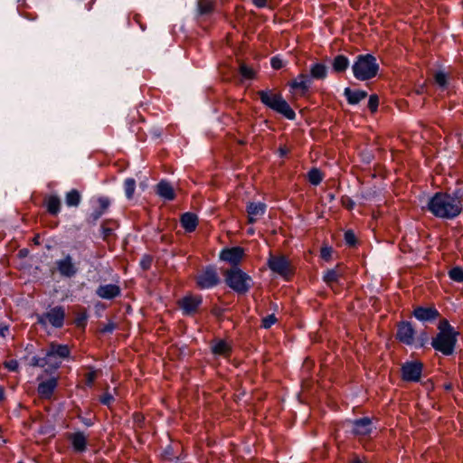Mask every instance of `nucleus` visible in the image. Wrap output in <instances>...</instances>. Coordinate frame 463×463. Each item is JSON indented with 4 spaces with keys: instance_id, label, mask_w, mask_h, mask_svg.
Here are the masks:
<instances>
[{
    "instance_id": "1",
    "label": "nucleus",
    "mask_w": 463,
    "mask_h": 463,
    "mask_svg": "<svg viewBox=\"0 0 463 463\" xmlns=\"http://www.w3.org/2000/svg\"><path fill=\"white\" fill-rule=\"evenodd\" d=\"M461 199L456 194L438 192L428 202L427 209L435 217L452 220L462 212Z\"/></svg>"
},
{
    "instance_id": "2",
    "label": "nucleus",
    "mask_w": 463,
    "mask_h": 463,
    "mask_svg": "<svg viewBox=\"0 0 463 463\" xmlns=\"http://www.w3.org/2000/svg\"><path fill=\"white\" fill-rule=\"evenodd\" d=\"M258 94L261 102L269 109L283 115L288 119L295 118L296 114L294 110L281 95L273 93L269 90H260Z\"/></svg>"
},
{
    "instance_id": "3",
    "label": "nucleus",
    "mask_w": 463,
    "mask_h": 463,
    "mask_svg": "<svg viewBox=\"0 0 463 463\" xmlns=\"http://www.w3.org/2000/svg\"><path fill=\"white\" fill-rule=\"evenodd\" d=\"M354 76L359 80H365L376 75V60L372 54L359 55L353 64Z\"/></svg>"
},
{
    "instance_id": "4",
    "label": "nucleus",
    "mask_w": 463,
    "mask_h": 463,
    "mask_svg": "<svg viewBox=\"0 0 463 463\" xmlns=\"http://www.w3.org/2000/svg\"><path fill=\"white\" fill-rule=\"evenodd\" d=\"M225 280L238 293L247 292L251 286V278L237 267L226 271Z\"/></svg>"
},
{
    "instance_id": "5",
    "label": "nucleus",
    "mask_w": 463,
    "mask_h": 463,
    "mask_svg": "<svg viewBox=\"0 0 463 463\" xmlns=\"http://www.w3.org/2000/svg\"><path fill=\"white\" fill-rule=\"evenodd\" d=\"M457 334H445L439 332L435 338L432 339L431 345L433 348L444 355H450L454 352L457 342Z\"/></svg>"
},
{
    "instance_id": "6",
    "label": "nucleus",
    "mask_w": 463,
    "mask_h": 463,
    "mask_svg": "<svg viewBox=\"0 0 463 463\" xmlns=\"http://www.w3.org/2000/svg\"><path fill=\"white\" fill-rule=\"evenodd\" d=\"M415 330L410 322H402L398 326L397 338L407 345H416ZM419 346L423 345V341L420 340L417 344Z\"/></svg>"
},
{
    "instance_id": "7",
    "label": "nucleus",
    "mask_w": 463,
    "mask_h": 463,
    "mask_svg": "<svg viewBox=\"0 0 463 463\" xmlns=\"http://www.w3.org/2000/svg\"><path fill=\"white\" fill-rule=\"evenodd\" d=\"M269 269L279 275L286 278L291 274V265L285 256L270 255L268 260Z\"/></svg>"
},
{
    "instance_id": "8",
    "label": "nucleus",
    "mask_w": 463,
    "mask_h": 463,
    "mask_svg": "<svg viewBox=\"0 0 463 463\" xmlns=\"http://www.w3.org/2000/svg\"><path fill=\"white\" fill-rule=\"evenodd\" d=\"M423 364L419 361L406 362L402 366V376L406 382H419Z\"/></svg>"
},
{
    "instance_id": "9",
    "label": "nucleus",
    "mask_w": 463,
    "mask_h": 463,
    "mask_svg": "<svg viewBox=\"0 0 463 463\" xmlns=\"http://www.w3.org/2000/svg\"><path fill=\"white\" fill-rule=\"evenodd\" d=\"M64 311L61 307H54L46 314L39 317L42 324L50 323L55 327H61L63 325Z\"/></svg>"
},
{
    "instance_id": "10",
    "label": "nucleus",
    "mask_w": 463,
    "mask_h": 463,
    "mask_svg": "<svg viewBox=\"0 0 463 463\" xmlns=\"http://www.w3.org/2000/svg\"><path fill=\"white\" fill-rule=\"evenodd\" d=\"M219 282V278L216 273V271L212 269L208 268L205 270H203L201 274L197 277V285L201 288H209L213 286H215Z\"/></svg>"
},
{
    "instance_id": "11",
    "label": "nucleus",
    "mask_w": 463,
    "mask_h": 463,
    "mask_svg": "<svg viewBox=\"0 0 463 463\" xmlns=\"http://www.w3.org/2000/svg\"><path fill=\"white\" fill-rule=\"evenodd\" d=\"M202 302L200 296H186L180 300L179 304L184 313L186 315L193 314Z\"/></svg>"
},
{
    "instance_id": "12",
    "label": "nucleus",
    "mask_w": 463,
    "mask_h": 463,
    "mask_svg": "<svg viewBox=\"0 0 463 463\" xmlns=\"http://www.w3.org/2000/svg\"><path fill=\"white\" fill-rule=\"evenodd\" d=\"M56 266L61 273L64 277L71 278L77 272V268L72 262V259L70 256L65 257L62 260L56 261Z\"/></svg>"
},
{
    "instance_id": "13",
    "label": "nucleus",
    "mask_w": 463,
    "mask_h": 463,
    "mask_svg": "<svg viewBox=\"0 0 463 463\" xmlns=\"http://www.w3.org/2000/svg\"><path fill=\"white\" fill-rule=\"evenodd\" d=\"M243 250L240 247L223 250L221 252L220 258L229 263L236 265L243 257Z\"/></svg>"
},
{
    "instance_id": "14",
    "label": "nucleus",
    "mask_w": 463,
    "mask_h": 463,
    "mask_svg": "<svg viewBox=\"0 0 463 463\" xmlns=\"http://www.w3.org/2000/svg\"><path fill=\"white\" fill-rule=\"evenodd\" d=\"M413 315L420 321H432L439 317V313L435 307H418Z\"/></svg>"
},
{
    "instance_id": "15",
    "label": "nucleus",
    "mask_w": 463,
    "mask_h": 463,
    "mask_svg": "<svg viewBox=\"0 0 463 463\" xmlns=\"http://www.w3.org/2000/svg\"><path fill=\"white\" fill-rule=\"evenodd\" d=\"M266 211V204L262 203H250L247 206V213L249 215V222L253 223L257 222Z\"/></svg>"
},
{
    "instance_id": "16",
    "label": "nucleus",
    "mask_w": 463,
    "mask_h": 463,
    "mask_svg": "<svg viewBox=\"0 0 463 463\" xmlns=\"http://www.w3.org/2000/svg\"><path fill=\"white\" fill-rule=\"evenodd\" d=\"M69 439L75 451L82 452L86 449L88 438L83 432L78 431L71 433L69 435Z\"/></svg>"
},
{
    "instance_id": "17",
    "label": "nucleus",
    "mask_w": 463,
    "mask_h": 463,
    "mask_svg": "<svg viewBox=\"0 0 463 463\" xmlns=\"http://www.w3.org/2000/svg\"><path fill=\"white\" fill-rule=\"evenodd\" d=\"M120 293V288L118 286L115 284H106L101 285L97 289V295L105 299H110L117 296H118Z\"/></svg>"
},
{
    "instance_id": "18",
    "label": "nucleus",
    "mask_w": 463,
    "mask_h": 463,
    "mask_svg": "<svg viewBox=\"0 0 463 463\" xmlns=\"http://www.w3.org/2000/svg\"><path fill=\"white\" fill-rule=\"evenodd\" d=\"M57 386V380L51 378L47 381L42 382L38 386V392L42 398L48 399L52 396L54 389Z\"/></svg>"
},
{
    "instance_id": "19",
    "label": "nucleus",
    "mask_w": 463,
    "mask_h": 463,
    "mask_svg": "<svg viewBox=\"0 0 463 463\" xmlns=\"http://www.w3.org/2000/svg\"><path fill=\"white\" fill-rule=\"evenodd\" d=\"M372 421L368 418L355 420L352 426V431L355 435L364 436L370 432Z\"/></svg>"
},
{
    "instance_id": "20",
    "label": "nucleus",
    "mask_w": 463,
    "mask_h": 463,
    "mask_svg": "<svg viewBox=\"0 0 463 463\" xmlns=\"http://www.w3.org/2000/svg\"><path fill=\"white\" fill-rule=\"evenodd\" d=\"M47 353L50 360L55 356L61 360L69 355L70 350L67 345L52 344Z\"/></svg>"
},
{
    "instance_id": "21",
    "label": "nucleus",
    "mask_w": 463,
    "mask_h": 463,
    "mask_svg": "<svg viewBox=\"0 0 463 463\" xmlns=\"http://www.w3.org/2000/svg\"><path fill=\"white\" fill-rule=\"evenodd\" d=\"M156 192L159 196L165 200H173L175 196L174 188L172 185L165 182L161 181L156 186Z\"/></svg>"
},
{
    "instance_id": "22",
    "label": "nucleus",
    "mask_w": 463,
    "mask_h": 463,
    "mask_svg": "<svg viewBox=\"0 0 463 463\" xmlns=\"http://www.w3.org/2000/svg\"><path fill=\"white\" fill-rule=\"evenodd\" d=\"M181 223L186 232H191L194 231L197 226V216L192 213H185L181 217Z\"/></svg>"
},
{
    "instance_id": "23",
    "label": "nucleus",
    "mask_w": 463,
    "mask_h": 463,
    "mask_svg": "<svg viewBox=\"0 0 463 463\" xmlns=\"http://www.w3.org/2000/svg\"><path fill=\"white\" fill-rule=\"evenodd\" d=\"M345 96L350 104H357L362 99H365L366 92L359 90H352L350 88L345 89Z\"/></svg>"
},
{
    "instance_id": "24",
    "label": "nucleus",
    "mask_w": 463,
    "mask_h": 463,
    "mask_svg": "<svg viewBox=\"0 0 463 463\" xmlns=\"http://www.w3.org/2000/svg\"><path fill=\"white\" fill-rule=\"evenodd\" d=\"M311 84V80L307 75L300 74L291 83L290 87L295 90L307 91Z\"/></svg>"
},
{
    "instance_id": "25",
    "label": "nucleus",
    "mask_w": 463,
    "mask_h": 463,
    "mask_svg": "<svg viewBox=\"0 0 463 463\" xmlns=\"http://www.w3.org/2000/svg\"><path fill=\"white\" fill-rule=\"evenodd\" d=\"M61 361L58 357L55 356V358H52V360L49 359L48 353H46L45 356L43 358H33V364L37 366H44L49 365L52 368H58L61 364Z\"/></svg>"
},
{
    "instance_id": "26",
    "label": "nucleus",
    "mask_w": 463,
    "mask_h": 463,
    "mask_svg": "<svg viewBox=\"0 0 463 463\" xmlns=\"http://www.w3.org/2000/svg\"><path fill=\"white\" fill-rule=\"evenodd\" d=\"M327 68L322 63H315L310 67V76L312 79L323 80L326 77Z\"/></svg>"
},
{
    "instance_id": "27",
    "label": "nucleus",
    "mask_w": 463,
    "mask_h": 463,
    "mask_svg": "<svg viewBox=\"0 0 463 463\" xmlns=\"http://www.w3.org/2000/svg\"><path fill=\"white\" fill-rule=\"evenodd\" d=\"M99 209L92 213L94 220H98L109 207L110 200L108 197L100 196L97 199Z\"/></svg>"
},
{
    "instance_id": "28",
    "label": "nucleus",
    "mask_w": 463,
    "mask_h": 463,
    "mask_svg": "<svg viewBox=\"0 0 463 463\" xmlns=\"http://www.w3.org/2000/svg\"><path fill=\"white\" fill-rule=\"evenodd\" d=\"M349 65L348 59L344 55H337L333 61V69L337 72L344 71Z\"/></svg>"
},
{
    "instance_id": "29",
    "label": "nucleus",
    "mask_w": 463,
    "mask_h": 463,
    "mask_svg": "<svg viewBox=\"0 0 463 463\" xmlns=\"http://www.w3.org/2000/svg\"><path fill=\"white\" fill-rule=\"evenodd\" d=\"M212 349L215 354L227 355L230 351V345L224 341H218L213 345Z\"/></svg>"
},
{
    "instance_id": "30",
    "label": "nucleus",
    "mask_w": 463,
    "mask_h": 463,
    "mask_svg": "<svg viewBox=\"0 0 463 463\" xmlns=\"http://www.w3.org/2000/svg\"><path fill=\"white\" fill-rule=\"evenodd\" d=\"M65 201L68 206H78L80 202V194L77 190H71L66 194Z\"/></svg>"
},
{
    "instance_id": "31",
    "label": "nucleus",
    "mask_w": 463,
    "mask_h": 463,
    "mask_svg": "<svg viewBox=\"0 0 463 463\" xmlns=\"http://www.w3.org/2000/svg\"><path fill=\"white\" fill-rule=\"evenodd\" d=\"M61 202L57 196H51L47 200V209L52 214H57L60 211Z\"/></svg>"
},
{
    "instance_id": "32",
    "label": "nucleus",
    "mask_w": 463,
    "mask_h": 463,
    "mask_svg": "<svg viewBox=\"0 0 463 463\" xmlns=\"http://www.w3.org/2000/svg\"><path fill=\"white\" fill-rule=\"evenodd\" d=\"M136 188V182L132 178H128L124 182V192L128 199H132Z\"/></svg>"
},
{
    "instance_id": "33",
    "label": "nucleus",
    "mask_w": 463,
    "mask_h": 463,
    "mask_svg": "<svg viewBox=\"0 0 463 463\" xmlns=\"http://www.w3.org/2000/svg\"><path fill=\"white\" fill-rule=\"evenodd\" d=\"M449 277L455 282H463V269L460 267H454L449 271Z\"/></svg>"
},
{
    "instance_id": "34",
    "label": "nucleus",
    "mask_w": 463,
    "mask_h": 463,
    "mask_svg": "<svg viewBox=\"0 0 463 463\" xmlns=\"http://www.w3.org/2000/svg\"><path fill=\"white\" fill-rule=\"evenodd\" d=\"M434 80L437 85L444 89L448 86V74L443 71H437L434 74Z\"/></svg>"
},
{
    "instance_id": "35",
    "label": "nucleus",
    "mask_w": 463,
    "mask_h": 463,
    "mask_svg": "<svg viewBox=\"0 0 463 463\" xmlns=\"http://www.w3.org/2000/svg\"><path fill=\"white\" fill-rule=\"evenodd\" d=\"M322 179V174L318 169L314 168L308 172V180L312 184L317 185Z\"/></svg>"
},
{
    "instance_id": "36",
    "label": "nucleus",
    "mask_w": 463,
    "mask_h": 463,
    "mask_svg": "<svg viewBox=\"0 0 463 463\" xmlns=\"http://www.w3.org/2000/svg\"><path fill=\"white\" fill-rule=\"evenodd\" d=\"M338 272L335 269H329L324 275V280L328 283L336 282L338 279Z\"/></svg>"
},
{
    "instance_id": "37",
    "label": "nucleus",
    "mask_w": 463,
    "mask_h": 463,
    "mask_svg": "<svg viewBox=\"0 0 463 463\" xmlns=\"http://www.w3.org/2000/svg\"><path fill=\"white\" fill-rule=\"evenodd\" d=\"M438 328H439V332H444L445 334H449V333L457 334L454 331V328L450 326L449 321L446 319L439 321Z\"/></svg>"
},
{
    "instance_id": "38",
    "label": "nucleus",
    "mask_w": 463,
    "mask_h": 463,
    "mask_svg": "<svg viewBox=\"0 0 463 463\" xmlns=\"http://www.w3.org/2000/svg\"><path fill=\"white\" fill-rule=\"evenodd\" d=\"M240 71L242 77L247 80L252 79L255 75V71L244 64L241 65Z\"/></svg>"
},
{
    "instance_id": "39",
    "label": "nucleus",
    "mask_w": 463,
    "mask_h": 463,
    "mask_svg": "<svg viewBox=\"0 0 463 463\" xmlns=\"http://www.w3.org/2000/svg\"><path fill=\"white\" fill-rule=\"evenodd\" d=\"M277 321V318L274 315H269L262 319V326L265 328H269L272 325H274Z\"/></svg>"
},
{
    "instance_id": "40",
    "label": "nucleus",
    "mask_w": 463,
    "mask_h": 463,
    "mask_svg": "<svg viewBox=\"0 0 463 463\" xmlns=\"http://www.w3.org/2000/svg\"><path fill=\"white\" fill-rule=\"evenodd\" d=\"M345 241L349 246H353L355 243V236L352 231H347L345 233Z\"/></svg>"
},
{
    "instance_id": "41",
    "label": "nucleus",
    "mask_w": 463,
    "mask_h": 463,
    "mask_svg": "<svg viewBox=\"0 0 463 463\" xmlns=\"http://www.w3.org/2000/svg\"><path fill=\"white\" fill-rule=\"evenodd\" d=\"M212 5L210 2L201 0L199 2V9L202 14L207 13L211 10Z\"/></svg>"
},
{
    "instance_id": "42",
    "label": "nucleus",
    "mask_w": 463,
    "mask_h": 463,
    "mask_svg": "<svg viewBox=\"0 0 463 463\" xmlns=\"http://www.w3.org/2000/svg\"><path fill=\"white\" fill-rule=\"evenodd\" d=\"M98 372L97 371H90L86 373V383L90 385L93 383L95 379L97 378Z\"/></svg>"
},
{
    "instance_id": "43",
    "label": "nucleus",
    "mask_w": 463,
    "mask_h": 463,
    "mask_svg": "<svg viewBox=\"0 0 463 463\" xmlns=\"http://www.w3.org/2000/svg\"><path fill=\"white\" fill-rule=\"evenodd\" d=\"M5 366L10 371H16L18 369V363L15 360H10L5 363Z\"/></svg>"
},
{
    "instance_id": "44",
    "label": "nucleus",
    "mask_w": 463,
    "mask_h": 463,
    "mask_svg": "<svg viewBox=\"0 0 463 463\" xmlns=\"http://www.w3.org/2000/svg\"><path fill=\"white\" fill-rule=\"evenodd\" d=\"M331 254H332V249L331 248H329V247H323L321 249V257L324 260H329L330 257H331Z\"/></svg>"
},
{
    "instance_id": "45",
    "label": "nucleus",
    "mask_w": 463,
    "mask_h": 463,
    "mask_svg": "<svg viewBox=\"0 0 463 463\" xmlns=\"http://www.w3.org/2000/svg\"><path fill=\"white\" fill-rule=\"evenodd\" d=\"M270 62H271L272 68H274L276 70L280 69L283 66L282 61L278 57L272 58Z\"/></svg>"
},
{
    "instance_id": "46",
    "label": "nucleus",
    "mask_w": 463,
    "mask_h": 463,
    "mask_svg": "<svg viewBox=\"0 0 463 463\" xmlns=\"http://www.w3.org/2000/svg\"><path fill=\"white\" fill-rule=\"evenodd\" d=\"M113 396L109 393L104 394L100 399L101 402L106 405H109L113 402Z\"/></svg>"
},
{
    "instance_id": "47",
    "label": "nucleus",
    "mask_w": 463,
    "mask_h": 463,
    "mask_svg": "<svg viewBox=\"0 0 463 463\" xmlns=\"http://www.w3.org/2000/svg\"><path fill=\"white\" fill-rule=\"evenodd\" d=\"M342 203L347 209H353V207L354 205V203L353 202V200L348 197H344L342 199Z\"/></svg>"
},
{
    "instance_id": "48",
    "label": "nucleus",
    "mask_w": 463,
    "mask_h": 463,
    "mask_svg": "<svg viewBox=\"0 0 463 463\" xmlns=\"http://www.w3.org/2000/svg\"><path fill=\"white\" fill-rule=\"evenodd\" d=\"M369 107L373 112L376 111V96L375 95H372L370 97Z\"/></svg>"
},
{
    "instance_id": "49",
    "label": "nucleus",
    "mask_w": 463,
    "mask_h": 463,
    "mask_svg": "<svg viewBox=\"0 0 463 463\" xmlns=\"http://www.w3.org/2000/svg\"><path fill=\"white\" fill-rule=\"evenodd\" d=\"M8 332H9V328L7 326H0V336L5 337V335Z\"/></svg>"
},
{
    "instance_id": "50",
    "label": "nucleus",
    "mask_w": 463,
    "mask_h": 463,
    "mask_svg": "<svg viewBox=\"0 0 463 463\" xmlns=\"http://www.w3.org/2000/svg\"><path fill=\"white\" fill-rule=\"evenodd\" d=\"M253 3L258 7H263L266 5L267 0H253Z\"/></svg>"
},
{
    "instance_id": "51",
    "label": "nucleus",
    "mask_w": 463,
    "mask_h": 463,
    "mask_svg": "<svg viewBox=\"0 0 463 463\" xmlns=\"http://www.w3.org/2000/svg\"><path fill=\"white\" fill-rule=\"evenodd\" d=\"M150 262L151 260L149 258H146L141 261V265L143 266L144 269H148L150 266Z\"/></svg>"
},
{
    "instance_id": "52",
    "label": "nucleus",
    "mask_w": 463,
    "mask_h": 463,
    "mask_svg": "<svg viewBox=\"0 0 463 463\" xmlns=\"http://www.w3.org/2000/svg\"><path fill=\"white\" fill-rule=\"evenodd\" d=\"M113 329L114 326L112 324H109L102 329V332H111Z\"/></svg>"
},
{
    "instance_id": "53",
    "label": "nucleus",
    "mask_w": 463,
    "mask_h": 463,
    "mask_svg": "<svg viewBox=\"0 0 463 463\" xmlns=\"http://www.w3.org/2000/svg\"><path fill=\"white\" fill-rule=\"evenodd\" d=\"M288 152V150L286 147H280L279 148V153H280L281 156L287 155Z\"/></svg>"
},
{
    "instance_id": "54",
    "label": "nucleus",
    "mask_w": 463,
    "mask_h": 463,
    "mask_svg": "<svg viewBox=\"0 0 463 463\" xmlns=\"http://www.w3.org/2000/svg\"><path fill=\"white\" fill-rule=\"evenodd\" d=\"M4 396V392H3V389L0 387V401L2 400Z\"/></svg>"
},
{
    "instance_id": "55",
    "label": "nucleus",
    "mask_w": 463,
    "mask_h": 463,
    "mask_svg": "<svg viewBox=\"0 0 463 463\" xmlns=\"http://www.w3.org/2000/svg\"><path fill=\"white\" fill-rule=\"evenodd\" d=\"M353 463H363V462L359 459H355Z\"/></svg>"
},
{
    "instance_id": "56",
    "label": "nucleus",
    "mask_w": 463,
    "mask_h": 463,
    "mask_svg": "<svg viewBox=\"0 0 463 463\" xmlns=\"http://www.w3.org/2000/svg\"><path fill=\"white\" fill-rule=\"evenodd\" d=\"M249 232L253 233V230L252 229L249 230Z\"/></svg>"
}]
</instances>
